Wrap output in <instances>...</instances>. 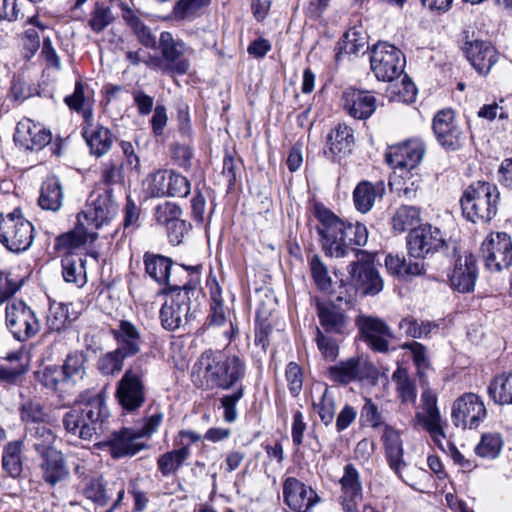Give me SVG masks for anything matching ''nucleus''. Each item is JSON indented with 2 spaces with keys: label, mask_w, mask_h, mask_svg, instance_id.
Instances as JSON below:
<instances>
[{
  "label": "nucleus",
  "mask_w": 512,
  "mask_h": 512,
  "mask_svg": "<svg viewBox=\"0 0 512 512\" xmlns=\"http://www.w3.org/2000/svg\"><path fill=\"white\" fill-rule=\"evenodd\" d=\"M14 142L26 150H40L51 141V133L33 122L21 121L14 133Z\"/></svg>",
  "instance_id": "27"
},
{
  "label": "nucleus",
  "mask_w": 512,
  "mask_h": 512,
  "mask_svg": "<svg viewBox=\"0 0 512 512\" xmlns=\"http://www.w3.org/2000/svg\"><path fill=\"white\" fill-rule=\"evenodd\" d=\"M382 439L385 446L388 464L390 468L400 476L401 469L406 466L403 459L404 450L400 434L392 427L386 425Z\"/></svg>",
  "instance_id": "29"
},
{
  "label": "nucleus",
  "mask_w": 512,
  "mask_h": 512,
  "mask_svg": "<svg viewBox=\"0 0 512 512\" xmlns=\"http://www.w3.org/2000/svg\"><path fill=\"white\" fill-rule=\"evenodd\" d=\"M502 448V440L500 436L494 434H486L481 438L480 443L475 447L476 455L482 458H496Z\"/></svg>",
  "instance_id": "53"
},
{
  "label": "nucleus",
  "mask_w": 512,
  "mask_h": 512,
  "mask_svg": "<svg viewBox=\"0 0 512 512\" xmlns=\"http://www.w3.org/2000/svg\"><path fill=\"white\" fill-rule=\"evenodd\" d=\"M261 290H256L260 292ZM265 298L267 302H262L257 308L255 316V339L254 343L260 347L263 352H266L270 345V335L275 326L274 308L271 307L272 303H276L277 299L273 295L272 290H265Z\"/></svg>",
  "instance_id": "21"
},
{
  "label": "nucleus",
  "mask_w": 512,
  "mask_h": 512,
  "mask_svg": "<svg viewBox=\"0 0 512 512\" xmlns=\"http://www.w3.org/2000/svg\"><path fill=\"white\" fill-rule=\"evenodd\" d=\"M232 390V393L225 394L219 399L223 408V419L226 423H233L237 420V404L245 395V386H237Z\"/></svg>",
  "instance_id": "48"
},
{
  "label": "nucleus",
  "mask_w": 512,
  "mask_h": 512,
  "mask_svg": "<svg viewBox=\"0 0 512 512\" xmlns=\"http://www.w3.org/2000/svg\"><path fill=\"white\" fill-rule=\"evenodd\" d=\"M6 326L18 341L24 342L40 331V323L35 312L24 301L7 304Z\"/></svg>",
  "instance_id": "12"
},
{
  "label": "nucleus",
  "mask_w": 512,
  "mask_h": 512,
  "mask_svg": "<svg viewBox=\"0 0 512 512\" xmlns=\"http://www.w3.org/2000/svg\"><path fill=\"white\" fill-rule=\"evenodd\" d=\"M85 125L82 128V136L90 148L91 154L100 157L107 153L112 145L110 131L103 126L93 127L92 110H84Z\"/></svg>",
  "instance_id": "25"
},
{
  "label": "nucleus",
  "mask_w": 512,
  "mask_h": 512,
  "mask_svg": "<svg viewBox=\"0 0 512 512\" xmlns=\"http://www.w3.org/2000/svg\"><path fill=\"white\" fill-rule=\"evenodd\" d=\"M385 266L391 275L397 276L398 278L420 275L423 270V265L420 263H406L404 258L392 254L386 256Z\"/></svg>",
  "instance_id": "44"
},
{
  "label": "nucleus",
  "mask_w": 512,
  "mask_h": 512,
  "mask_svg": "<svg viewBox=\"0 0 512 512\" xmlns=\"http://www.w3.org/2000/svg\"><path fill=\"white\" fill-rule=\"evenodd\" d=\"M488 394L496 404H512V372L494 377L488 387Z\"/></svg>",
  "instance_id": "41"
},
{
  "label": "nucleus",
  "mask_w": 512,
  "mask_h": 512,
  "mask_svg": "<svg viewBox=\"0 0 512 512\" xmlns=\"http://www.w3.org/2000/svg\"><path fill=\"white\" fill-rule=\"evenodd\" d=\"M385 193L382 181L372 184L368 181L360 182L353 191V201L356 209L361 213L369 212L376 199H381Z\"/></svg>",
  "instance_id": "30"
},
{
  "label": "nucleus",
  "mask_w": 512,
  "mask_h": 512,
  "mask_svg": "<svg viewBox=\"0 0 512 512\" xmlns=\"http://www.w3.org/2000/svg\"><path fill=\"white\" fill-rule=\"evenodd\" d=\"M360 417L373 428L379 427L383 423L382 413L370 398H365Z\"/></svg>",
  "instance_id": "64"
},
{
  "label": "nucleus",
  "mask_w": 512,
  "mask_h": 512,
  "mask_svg": "<svg viewBox=\"0 0 512 512\" xmlns=\"http://www.w3.org/2000/svg\"><path fill=\"white\" fill-rule=\"evenodd\" d=\"M83 495L95 505L103 507L110 501V495L103 477H90L84 481Z\"/></svg>",
  "instance_id": "43"
},
{
  "label": "nucleus",
  "mask_w": 512,
  "mask_h": 512,
  "mask_svg": "<svg viewBox=\"0 0 512 512\" xmlns=\"http://www.w3.org/2000/svg\"><path fill=\"white\" fill-rule=\"evenodd\" d=\"M199 363L204 369L206 383L212 388L228 391L244 386L242 381L247 375V364L242 357L209 349L201 354Z\"/></svg>",
  "instance_id": "4"
},
{
  "label": "nucleus",
  "mask_w": 512,
  "mask_h": 512,
  "mask_svg": "<svg viewBox=\"0 0 512 512\" xmlns=\"http://www.w3.org/2000/svg\"><path fill=\"white\" fill-rule=\"evenodd\" d=\"M41 384L53 391L65 390L70 385H64V375L57 365H48L39 374Z\"/></svg>",
  "instance_id": "52"
},
{
  "label": "nucleus",
  "mask_w": 512,
  "mask_h": 512,
  "mask_svg": "<svg viewBox=\"0 0 512 512\" xmlns=\"http://www.w3.org/2000/svg\"><path fill=\"white\" fill-rule=\"evenodd\" d=\"M77 318V313L69 312L68 304L51 301L49 298V312L46 321L48 332H61Z\"/></svg>",
  "instance_id": "35"
},
{
  "label": "nucleus",
  "mask_w": 512,
  "mask_h": 512,
  "mask_svg": "<svg viewBox=\"0 0 512 512\" xmlns=\"http://www.w3.org/2000/svg\"><path fill=\"white\" fill-rule=\"evenodd\" d=\"M190 455L191 450L189 445H184L179 449H174L162 454L157 460L159 472L164 477L175 474Z\"/></svg>",
  "instance_id": "38"
},
{
  "label": "nucleus",
  "mask_w": 512,
  "mask_h": 512,
  "mask_svg": "<svg viewBox=\"0 0 512 512\" xmlns=\"http://www.w3.org/2000/svg\"><path fill=\"white\" fill-rule=\"evenodd\" d=\"M34 227L19 208L0 219V242L11 252L26 251L33 243Z\"/></svg>",
  "instance_id": "7"
},
{
  "label": "nucleus",
  "mask_w": 512,
  "mask_h": 512,
  "mask_svg": "<svg viewBox=\"0 0 512 512\" xmlns=\"http://www.w3.org/2000/svg\"><path fill=\"white\" fill-rule=\"evenodd\" d=\"M63 202V190L56 176L48 177L41 186L38 199L39 206L44 210L58 211Z\"/></svg>",
  "instance_id": "32"
},
{
  "label": "nucleus",
  "mask_w": 512,
  "mask_h": 512,
  "mask_svg": "<svg viewBox=\"0 0 512 512\" xmlns=\"http://www.w3.org/2000/svg\"><path fill=\"white\" fill-rule=\"evenodd\" d=\"M392 380L397 386V392L402 402L414 403L417 397V390L409 378L406 369L398 367L392 374Z\"/></svg>",
  "instance_id": "45"
},
{
  "label": "nucleus",
  "mask_w": 512,
  "mask_h": 512,
  "mask_svg": "<svg viewBox=\"0 0 512 512\" xmlns=\"http://www.w3.org/2000/svg\"><path fill=\"white\" fill-rule=\"evenodd\" d=\"M314 408L325 426L332 423L335 416V401L328 388L324 390L319 402L314 403Z\"/></svg>",
  "instance_id": "56"
},
{
  "label": "nucleus",
  "mask_w": 512,
  "mask_h": 512,
  "mask_svg": "<svg viewBox=\"0 0 512 512\" xmlns=\"http://www.w3.org/2000/svg\"><path fill=\"white\" fill-rule=\"evenodd\" d=\"M308 264L310 275L318 288H330L336 285L338 281L341 286L345 285L343 280L338 278L337 272L330 271L319 255L314 254L309 257Z\"/></svg>",
  "instance_id": "34"
},
{
  "label": "nucleus",
  "mask_w": 512,
  "mask_h": 512,
  "mask_svg": "<svg viewBox=\"0 0 512 512\" xmlns=\"http://www.w3.org/2000/svg\"><path fill=\"white\" fill-rule=\"evenodd\" d=\"M222 292L223 290H211V314L209 319L210 324L217 326L223 325L226 320Z\"/></svg>",
  "instance_id": "62"
},
{
  "label": "nucleus",
  "mask_w": 512,
  "mask_h": 512,
  "mask_svg": "<svg viewBox=\"0 0 512 512\" xmlns=\"http://www.w3.org/2000/svg\"><path fill=\"white\" fill-rule=\"evenodd\" d=\"M201 265H176L173 282L168 288H197L201 283Z\"/></svg>",
  "instance_id": "42"
},
{
  "label": "nucleus",
  "mask_w": 512,
  "mask_h": 512,
  "mask_svg": "<svg viewBox=\"0 0 512 512\" xmlns=\"http://www.w3.org/2000/svg\"><path fill=\"white\" fill-rule=\"evenodd\" d=\"M485 266L490 271H502L512 264V239L505 232L490 233L481 246Z\"/></svg>",
  "instance_id": "13"
},
{
  "label": "nucleus",
  "mask_w": 512,
  "mask_h": 512,
  "mask_svg": "<svg viewBox=\"0 0 512 512\" xmlns=\"http://www.w3.org/2000/svg\"><path fill=\"white\" fill-rule=\"evenodd\" d=\"M146 400L145 386L137 373L130 369V413L140 408Z\"/></svg>",
  "instance_id": "54"
},
{
  "label": "nucleus",
  "mask_w": 512,
  "mask_h": 512,
  "mask_svg": "<svg viewBox=\"0 0 512 512\" xmlns=\"http://www.w3.org/2000/svg\"><path fill=\"white\" fill-rule=\"evenodd\" d=\"M87 204V209L77 215L75 228L56 238V250L72 251L88 241H94L97 238V233L90 230L89 226H92L95 230L99 229L103 224L114 218L117 213V207L108 188L93 190L88 197Z\"/></svg>",
  "instance_id": "2"
},
{
  "label": "nucleus",
  "mask_w": 512,
  "mask_h": 512,
  "mask_svg": "<svg viewBox=\"0 0 512 512\" xmlns=\"http://www.w3.org/2000/svg\"><path fill=\"white\" fill-rule=\"evenodd\" d=\"M107 447L110 455L114 459H120L128 455V428L122 427L119 431H114L110 438L100 444Z\"/></svg>",
  "instance_id": "49"
},
{
  "label": "nucleus",
  "mask_w": 512,
  "mask_h": 512,
  "mask_svg": "<svg viewBox=\"0 0 512 512\" xmlns=\"http://www.w3.org/2000/svg\"><path fill=\"white\" fill-rule=\"evenodd\" d=\"M357 324L367 345L373 351L381 353L388 351L389 339L393 334L385 322L376 317L361 316Z\"/></svg>",
  "instance_id": "22"
},
{
  "label": "nucleus",
  "mask_w": 512,
  "mask_h": 512,
  "mask_svg": "<svg viewBox=\"0 0 512 512\" xmlns=\"http://www.w3.org/2000/svg\"><path fill=\"white\" fill-rule=\"evenodd\" d=\"M319 221L316 229L321 236V247L326 256L343 258L353 251L357 258L348 266L350 284L362 288H383L384 281L373 266V256L367 251L354 248L368 241V230L361 223H346L328 209L316 205Z\"/></svg>",
  "instance_id": "1"
},
{
  "label": "nucleus",
  "mask_w": 512,
  "mask_h": 512,
  "mask_svg": "<svg viewBox=\"0 0 512 512\" xmlns=\"http://www.w3.org/2000/svg\"><path fill=\"white\" fill-rule=\"evenodd\" d=\"M159 47L165 66H161L164 72L183 75L188 72L190 62L184 55L192 50L180 39H176L170 32H162L159 39Z\"/></svg>",
  "instance_id": "16"
},
{
  "label": "nucleus",
  "mask_w": 512,
  "mask_h": 512,
  "mask_svg": "<svg viewBox=\"0 0 512 512\" xmlns=\"http://www.w3.org/2000/svg\"><path fill=\"white\" fill-rule=\"evenodd\" d=\"M370 65L378 80L390 82L402 74L405 58L395 46L380 42L371 51Z\"/></svg>",
  "instance_id": "10"
},
{
  "label": "nucleus",
  "mask_w": 512,
  "mask_h": 512,
  "mask_svg": "<svg viewBox=\"0 0 512 512\" xmlns=\"http://www.w3.org/2000/svg\"><path fill=\"white\" fill-rule=\"evenodd\" d=\"M330 381L348 385L352 382H362L375 385L379 378L377 367L363 357H351L340 361L327 369Z\"/></svg>",
  "instance_id": "8"
},
{
  "label": "nucleus",
  "mask_w": 512,
  "mask_h": 512,
  "mask_svg": "<svg viewBox=\"0 0 512 512\" xmlns=\"http://www.w3.org/2000/svg\"><path fill=\"white\" fill-rule=\"evenodd\" d=\"M327 143L332 159L337 155H345L351 152L354 143L352 129L346 125L339 124L328 134Z\"/></svg>",
  "instance_id": "37"
},
{
  "label": "nucleus",
  "mask_w": 512,
  "mask_h": 512,
  "mask_svg": "<svg viewBox=\"0 0 512 512\" xmlns=\"http://www.w3.org/2000/svg\"><path fill=\"white\" fill-rule=\"evenodd\" d=\"M79 264L71 257H66L62 260V275L66 283L75 284L78 288H82L86 284V275L84 271V264L79 258Z\"/></svg>",
  "instance_id": "50"
},
{
  "label": "nucleus",
  "mask_w": 512,
  "mask_h": 512,
  "mask_svg": "<svg viewBox=\"0 0 512 512\" xmlns=\"http://www.w3.org/2000/svg\"><path fill=\"white\" fill-rule=\"evenodd\" d=\"M283 497L286 504L297 512H308L320 501V497L310 486L294 477L285 480Z\"/></svg>",
  "instance_id": "20"
},
{
  "label": "nucleus",
  "mask_w": 512,
  "mask_h": 512,
  "mask_svg": "<svg viewBox=\"0 0 512 512\" xmlns=\"http://www.w3.org/2000/svg\"><path fill=\"white\" fill-rule=\"evenodd\" d=\"M425 153L424 145L419 140H409L402 144L389 148L385 154L387 164L394 170V181L396 177L405 179V176L414 177L413 171L423 159Z\"/></svg>",
  "instance_id": "9"
},
{
  "label": "nucleus",
  "mask_w": 512,
  "mask_h": 512,
  "mask_svg": "<svg viewBox=\"0 0 512 512\" xmlns=\"http://www.w3.org/2000/svg\"><path fill=\"white\" fill-rule=\"evenodd\" d=\"M21 419L29 425L45 421L47 414L43 406L37 401H28L20 408Z\"/></svg>",
  "instance_id": "58"
},
{
  "label": "nucleus",
  "mask_w": 512,
  "mask_h": 512,
  "mask_svg": "<svg viewBox=\"0 0 512 512\" xmlns=\"http://www.w3.org/2000/svg\"><path fill=\"white\" fill-rule=\"evenodd\" d=\"M366 39L355 29L347 31L344 36L337 43V54L339 58L342 54H358L366 47Z\"/></svg>",
  "instance_id": "47"
},
{
  "label": "nucleus",
  "mask_w": 512,
  "mask_h": 512,
  "mask_svg": "<svg viewBox=\"0 0 512 512\" xmlns=\"http://www.w3.org/2000/svg\"><path fill=\"white\" fill-rule=\"evenodd\" d=\"M415 421L417 424L423 425V427L430 434L433 442L438 446L442 451H446L443 445V440L446 438L443 426L441 422H436L434 425L429 424V414L423 415L420 412H417L415 415Z\"/></svg>",
  "instance_id": "57"
},
{
  "label": "nucleus",
  "mask_w": 512,
  "mask_h": 512,
  "mask_svg": "<svg viewBox=\"0 0 512 512\" xmlns=\"http://www.w3.org/2000/svg\"><path fill=\"white\" fill-rule=\"evenodd\" d=\"M210 0H179L173 9L178 19H185L193 16L198 10L209 4Z\"/></svg>",
  "instance_id": "61"
},
{
  "label": "nucleus",
  "mask_w": 512,
  "mask_h": 512,
  "mask_svg": "<svg viewBox=\"0 0 512 512\" xmlns=\"http://www.w3.org/2000/svg\"><path fill=\"white\" fill-rule=\"evenodd\" d=\"M36 453L39 457L38 467L42 480L50 487L66 481L70 471L61 451L56 448H45L42 445L36 446Z\"/></svg>",
  "instance_id": "15"
},
{
  "label": "nucleus",
  "mask_w": 512,
  "mask_h": 512,
  "mask_svg": "<svg viewBox=\"0 0 512 512\" xmlns=\"http://www.w3.org/2000/svg\"><path fill=\"white\" fill-rule=\"evenodd\" d=\"M285 377L288 382L289 392L293 397H297L303 386V373L301 367L295 363H288L285 371Z\"/></svg>",
  "instance_id": "60"
},
{
  "label": "nucleus",
  "mask_w": 512,
  "mask_h": 512,
  "mask_svg": "<svg viewBox=\"0 0 512 512\" xmlns=\"http://www.w3.org/2000/svg\"><path fill=\"white\" fill-rule=\"evenodd\" d=\"M340 485L344 512L358 509V504L363 499L362 483L359 472L353 464L349 463L344 466V473L340 479Z\"/></svg>",
  "instance_id": "26"
},
{
  "label": "nucleus",
  "mask_w": 512,
  "mask_h": 512,
  "mask_svg": "<svg viewBox=\"0 0 512 512\" xmlns=\"http://www.w3.org/2000/svg\"><path fill=\"white\" fill-rule=\"evenodd\" d=\"M451 417L456 427L477 428L486 417V408L478 395L466 393L453 403Z\"/></svg>",
  "instance_id": "17"
},
{
  "label": "nucleus",
  "mask_w": 512,
  "mask_h": 512,
  "mask_svg": "<svg viewBox=\"0 0 512 512\" xmlns=\"http://www.w3.org/2000/svg\"><path fill=\"white\" fill-rule=\"evenodd\" d=\"M115 17L108 5L97 1L90 13L88 25L95 33H100L113 23Z\"/></svg>",
  "instance_id": "46"
},
{
  "label": "nucleus",
  "mask_w": 512,
  "mask_h": 512,
  "mask_svg": "<svg viewBox=\"0 0 512 512\" xmlns=\"http://www.w3.org/2000/svg\"><path fill=\"white\" fill-rule=\"evenodd\" d=\"M181 214L180 207L172 202H164L156 206L154 216L156 221L161 225L176 227L178 224L183 225V221L179 219Z\"/></svg>",
  "instance_id": "51"
},
{
  "label": "nucleus",
  "mask_w": 512,
  "mask_h": 512,
  "mask_svg": "<svg viewBox=\"0 0 512 512\" xmlns=\"http://www.w3.org/2000/svg\"><path fill=\"white\" fill-rule=\"evenodd\" d=\"M463 52L475 70L482 75L488 74L498 61L496 49L484 40L466 41Z\"/></svg>",
  "instance_id": "24"
},
{
  "label": "nucleus",
  "mask_w": 512,
  "mask_h": 512,
  "mask_svg": "<svg viewBox=\"0 0 512 512\" xmlns=\"http://www.w3.org/2000/svg\"><path fill=\"white\" fill-rule=\"evenodd\" d=\"M27 429L29 435L35 439L33 443V449L35 452L36 446L38 445H42L45 448H54L53 443L55 436L44 422L30 425Z\"/></svg>",
  "instance_id": "55"
},
{
  "label": "nucleus",
  "mask_w": 512,
  "mask_h": 512,
  "mask_svg": "<svg viewBox=\"0 0 512 512\" xmlns=\"http://www.w3.org/2000/svg\"><path fill=\"white\" fill-rule=\"evenodd\" d=\"M344 290L335 300L316 302L320 325L327 333L341 334L347 324L345 311L354 305V299Z\"/></svg>",
  "instance_id": "11"
},
{
  "label": "nucleus",
  "mask_w": 512,
  "mask_h": 512,
  "mask_svg": "<svg viewBox=\"0 0 512 512\" xmlns=\"http://www.w3.org/2000/svg\"><path fill=\"white\" fill-rule=\"evenodd\" d=\"M162 419L163 413L158 412L143 419V425L141 428L130 429V457L143 449L149 448L148 444L144 442L138 443L136 440L143 437H151V435L157 431Z\"/></svg>",
  "instance_id": "36"
},
{
  "label": "nucleus",
  "mask_w": 512,
  "mask_h": 512,
  "mask_svg": "<svg viewBox=\"0 0 512 512\" xmlns=\"http://www.w3.org/2000/svg\"><path fill=\"white\" fill-rule=\"evenodd\" d=\"M190 193V183L186 177L169 171L168 196L186 197Z\"/></svg>",
  "instance_id": "63"
},
{
  "label": "nucleus",
  "mask_w": 512,
  "mask_h": 512,
  "mask_svg": "<svg viewBox=\"0 0 512 512\" xmlns=\"http://www.w3.org/2000/svg\"><path fill=\"white\" fill-rule=\"evenodd\" d=\"M420 221V210L417 207L402 205L394 212L391 226L394 232L403 233L416 229Z\"/></svg>",
  "instance_id": "40"
},
{
  "label": "nucleus",
  "mask_w": 512,
  "mask_h": 512,
  "mask_svg": "<svg viewBox=\"0 0 512 512\" xmlns=\"http://www.w3.org/2000/svg\"><path fill=\"white\" fill-rule=\"evenodd\" d=\"M111 332L120 347L99 357L97 369L103 375H114L120 372L128 356V320H122L120 329H112Z\"/></svg>",
  "instance_id": "19"
},
{
  "label": "nucleus",
  "mask_w": 512,
  "mask_h": 512,
  "mask_svg": "<svg viewBox=\"0 0 512 512\" xmlns=\"http://www.w3.org/2000/svg\"><path fill=\"white\" fill-rule=\"evenodd\" d=\"M500 204L498 187L489 182L478 181L469 185L460 199L463 217L474 224H486L497 214Z\"/></svg>",
  "instance_id": "5"
},
{
  "label": "nucleus",
  "mask_w": 512,
  "mask_h": 512,
  "mask_svg": "<svg viewBox=\"0 0 512 512\" xmlns=\"http://www.w3.org/2000/svg\"><path fill=\"white\" fill-rule=\"evenodd\" d=\"M22 448V440L9 441L3 447L1 467L7 476L12 479H20L22 477Z\"/></svg>",
  "instance_id": "31"
},
{
  "label": "nucleus",
  "mask_w": 512,
  "mask_h": 512,
  "mask_svg": "<svg viewBox=\"0 0 512 512\" xmlns=\"http://www.w3.org/2000/svg\"><path fill=\"white\" fill-rule=\"evenodd\" d=\"M476 277V265L472 257H465L464 264L459 259L450 276L451 286L452 288H474Z\"/></svg>",
  "instance_id": "39"
},
{
  "label": "nucleus",
  "mask_w": 512,
  "mask_h": 512,
  "mask_svg": "<svg viewBox=\"0 0 512 512\" xmlns=\"http://www.w3.org/2000/svg\"><path fill=\"white\" fill-rule=\"evenodd\" d=\"M86 354L83 351L69 353L62 366H59L64 375V385L75 386L86 375Z\"/></svg>",
  "instance_id": "33"
},
{
  "label": "nucleus",
  "mask_w": 512,
  "mask_h": 512,
  "mask_svg": "<svg viewBox=\"0 0 512 512\" xmlns=\"http://www.w3.org/2000/svg\"><path fill=\"white\" fill-rule=\"evenodd\" d=\"M144 264L147 274L159 285L168 288L173 282L174 263L165 256L146 253Z\"/></svg>",
  "instance_id": "28"
},
{
  "label": "nucleus",
  "mask_w": 512,
  "mask_h": 512,
  "mask_svg": "<svg viewBox=\"0 0 512 512\" xmlns=\"http://www.w3.org/2000/svg\"><path fill=\"white\" fill-rule=\"evenodd\" d=\"M130 30L145 48H155L156 38L138 18L130 14Z\"/></svg>",
  "instance_id": "59"
},
{
  "label": "nucleus",
  "mask_w": 512,
  "mask_h": 512,
  "mask_svg": "<svg viewBox=\"0 0 512 512\" xmlns=\"http://www.w3.org/2000/svg\"><path fill=\"white\" fill-rule=\"evenodd\" d=\"M432 128L437 142L447 151L459 150L465 144L466 135L451 109L437 112L433 118Z\"/></svg>",
  "instance_id": "14"
},
{
  "label": "nucleus",
  "mask_w": 512,
  "mask_h": 512,
  "mask_svg": "<svg viewBox=\"0 0 512 512\" xmlns=\"http://www.w3.org/2000/svg\"><path fill=\"white\" fill-rule=\"evenodd\" d=\"M444 244L440 229L430 224L412 229L407 237L408 253L414 258H424L426 255L436 252Z\"/></svg>",
  "instance_id": "18"
},
{
  "label": "nucleus",
  "mask_w": 512,
  "mask_h": 512,
  "mask_svg": "<svg viewBox=\"0 0 512 512\" xmlns=\"http://www.w3.org/2000/svg\"><path fill=\"white\" fill-rule=\"evenodd\" d=\"M109 416L105 389L98 392L87 389L77 396L75 405L64 414L62 424L67 433L91 440L104 431Z\"/></svg>",
  "instance_id": "3"
},
{
  "label": "nucleus",
  "mask_w": 512,
  "mask_h": 512,
  "mask_svg": "<svg viewBox=\"0 0 512 512\" xmlns=\"http://www.w3.org/2000/svg\"><path fill=\"white\" fill-rule=\"evenodd\" d=\"M343 109L351 117L368 119L377 108L376 97L369 91L347 88L341 98Z\"/></svg>",
  "instance_id": "23"
},
{
  "label": "nucleus",
  "mask_w": 512,
  "mask_h": 512,
  "mask_svg": "<svg viewBox=\"0 0 512 512\" xmlns=\"http://www.w3.org/2000/svg\"><path fill=\"white\" fill-rule=\"evenodd\" d=\"M166 295L159 318L162 327L167 331H175L191 324L196 318V309L191 310L190 290H162Z\"/></svg>",
  "instance_id": "6"
}]
</instances>
